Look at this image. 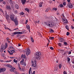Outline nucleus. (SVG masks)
I'll return each instance as SVG.
<instances>
[{
    "label": "nucleus",
    "instance_id": "obj_24",
    "mask_svg": "<svg viewBox=\"0 0 74 74\" xmlns=\"http://www.w3.org/2000/svg\"><path fill=\"white\" fill-rule=\"evenodd\" d=\"M31 41H32V42H34V40L32 37L31 38Z\"/></svg>",
    "mask_w": 74,
    "mask_h": 74
},
{
    "label": "nucleus",
    "instance_id": "obj_23",
    "mask_svg": "<svg viewBox=\"0 0 74 74\" xmlns=\"http://www.w3.org/2000/svg\"><path fill=\"white\" fill-rule=\"evenodd\" d=\"M6 20H8V19L9 18V16L7 15L6 16Z\"/></svg>",
    "mask_w": 74,
    "mask_h": 74
},
{
    "label": "nucleus",
    "instance_id": "obj_38",
    "mask_svg": "<svg viewBox=\"0 0 74 74\" xmlns=\"http://www.w3.org/2000/svg\"><path fill=\"white\" fill-rule=\"evenodd\" d=\"M57 9L56 8H53V10H55V11H56L57 10Z\"/></svg>",
    "mask_w": 74,
    "mask_h": 74
},
{
    "label": "nucleus",
    "instance_id": "obj_6",
    "mask_svg": "<svg viewBox=\"0 0 74 74\" xmlns=\"http://www.w3.org/2000/svg\"><path fill=\"white\" fill-rule=\"evenodd\" d=\"M30 52V50L29 49H27V51H26V54L27 56H28Z\"/></svg>",
    "mask_w": 74,
    "mask_h": 74
},
{
    "label": "nucleus",
    "instance_id": "obj_37",
    "mask_svg": "<svg viewBox=\"0 0 74 74\" xmlns=\"http://www.w3.org/2000/svg\"><path fill=\"white\" fill-rule=\"evenodd\" d=\"M59 67L60 68V69H61V68L62 67V65H61V64H60L59 65Z\"/></svg>",
    "mask_w": 74,
    "mask_h": 74
},
{
    "label": "nucleus",
    "instance_id": "obj_44",
    "mask_svg": "<svg viewBox=\"0 0 74 74\" xmlns=\"http://www.w3.org/2000/svg\"><path fill=\"white\" fill-rule=\"evenodd\" d=\"M71 51H69L68 52V55H71Z\"/></svg>",
    "mask_w": 74,
    "mask_h": 74
},
{
    "label": "nucleus",
    "instance_id": "obj_43",
    "mask_svg": "<svg viewBox=\"0 0 74 74\" xmlns=\"http://www.w3.org/2000/svg\"><path fill=\"white\" fill-rule=\"evenodd\" d=\"M55 70H56V71H58V68L57 67H56V68H55Z\"/></svg>",
    "mask_w": 74,
    "mask_h": 74
},
{
    "label": "nucleus",
    "instance_id": "obj_18",
    "mask_svg": "<svg viewBox=\"0 0 74 74\" xmlns=\"http://www.w3.org/2000/svg\"><path fill=\"white\" fill-rule=\"evenodd\" d=\"M42 3L41 2H40L39 4V6L40 7H42Z\"/></svg>",
    "mask_w": 74,
    "mask_h": 74
},
{
    "label": "nucleus",
    "instance_id": "obj_60",
    "mask_svg": "<svg viewBox=\"0 0 74 74\" xmlns=\"http://www.w3.org/2000/svg\"><path fill=\"white\" fill-rule=\"evenodd\" d=\"M67 1L68 3H70V0H67Z\"/></svg>",
    "mask_w": 74,
    "mask_h": 74
},
{
    "label": "nucleus",
    "instance_id": "obj_40",
    "mask_svg": "<svg viewBox=\"0 0 74 74\" xmlns=\"http://www.w3.org/2000/svg\"><path fill=\"white\" fill-rule=\"evenodd\" d=\"M60 7H63V4H60Z\"/></svg>",
    "mask_w": 74,
    "mask_h": 74
},
{
    "label": "nucleus",
    "instance_id": "obj_46",
    "mask_svg": "<svg viewBox=\"0 0 74 74\" xmlns=\"http://www.w3.org/2000/svg\"><path fill=\"white\" fill-rule=\"evenodd\" d=\"M11 60H9L6 61V62L8 63V62H11Z\"/></svg>",
    "mask_w": 74,
    "mask_h": 74
},
{
    "label": "nucleus",
    "instance_id": "obj_29",
    "mask_svg": "<svg viewBox=\"0 0 74 74\" xmlns=\"http://www.w3.org/2000/svg\"><path fill=\"white\" fill-rule=\"evenodd\" d=\"M23 65H24V66H26V62H23Z\"/></svg>",
    "mask_w": 74,
    "mask_h": 74
},
{
    "label": "nucleus",
    "instance_id": "obj_32",
    "mask_svg": "<svg viewBox=\"0 0 74 74\" xmlns=\"http://www.w3.org/2000/svg\"><path fill=\"white\" fill-rule=\"evenodd\" d=\"M13 62L15 63H17V62H18V61L17 60H15V59H14L13 60Z\"/></svg>",
    "mask_w": 74,
    "mask_h": 74
},
{
    "label": "nucleus",
    "instance_id": "obj_20",
    "mask_svg": "<svg viewBox=\"0 0 74 74\" xmlns=\"http://www.w3.org/2000/svg\"><path fill=\"white\" fill-rule=\"evenodd\" d=\"M49 40H53L54 39V37H49Z\"/></svg>",
    "mask_w": 74,
    "mask_h": 74
},
{
    "label": "nucleus",
    "instance_id": "obj_45",
    "mask_svg": "<svg viewBox=\"0 0 74 74\" xmlns=\"http://www.w3.org/2000/svg\"><path fill=\"white\" fill-rule=\"evenodd\" d=\"M63 5H66V2H64L63 3Z\"/></svg>",
    "mask_w": 74,
    "mask_h": 74
},
{
    "label": "nucleus",
    "instance_id": "obj_50",
    "mask_svg": "<svg viewBox=\"0 0 74 74\" xmlns=\"http://www.w3.org/2000/svg\"><path fill=\"white\" fill-rule=\"evenodd\" d=\"M27 22H28V20H27L26 21V22H25V23L26 25V24H27Z\"/></svg>",
    "mask_w": 74,
    "mask_h": 74
},
{
    "label": "nucleus",
    "instance_id": "obj_47",
    "mask_svg": "<svg viewBox=\"0 0 74 74\" xmlns=\"http://www.w3.org/2000/svg\"><path fill=\"white\" fill-rule=\"evenodd\" d=\"M1 49L2 51H3V50H4V47H1Z\"/></svg>",
    "mask_w": 74,
    "mask_h": 74
},
{
    "label": "nucleus",
    "instance_id": "obj_19",
    "mask_svg": "<svg viewBox=\"0 0 74 74\" xmlns=\"http://www.w3.org/2000/svg\"><path fill=\"white\" fill-rule=\"evenodd\" d=\"M24 13H23V12L20 13L19 14L20 15H24Z\"/></svg>",
    "mask_w": 74,
    "mask_h": 74
},
{
    "label": "nucleus",
    "instance_id": "obj_35",
    "mask_svg": "<svg viewBox=\"0 0 74 74\" xmlns=\"http://www.w3.org/2000/svg\"><path fill=\"white\" fill-rule=\"evenodd\" d=\"M70 59L69 58V57H68L67 61H68V62H70Z\"/></svg>",
    "mask_w": 74,
    "mask_h": 74
},
{
    "label": "nucleus",
    "instance_id": "obj_52",
    "mask_svg": "<svg viewBox=\"0 0 74 74\" xmlns=\"http://www.w3.org/2000/svg\"><path fill=\"white\" fill-rule=\"evenodd\" d=\"M64 74H67V73L66 72V71H64L63 72Z\"/></svg>",
    "mask_w": 74,
    "mask_h": 74
},
{
    "label": "nucleus",
    "instance_id": "obj_63",
    "mask_svg": "<svg viewBox=\"0 0 74 74\" xmlns=\"http://www.w3.org/2000/svg\"><path fill=\"white\" fill-rule=\"evenodd\" d=\"M31 70H32V68L30 67L29 71H31Z\"/></svg>",
    "mask_w": 74,
    "mask_h": 74
},
{
    "label": "nucleus",
    "instance_id": "obj_61",
    "mask_svg": "<svg viewBox=\"0 0 74 74\" xmlns=\"http://www.w3.org/2000/svg\"><path fill=\"white\" fill-rule=\"evenodd\" d=\"M9 54H10V55H13V53H10Z\"/></svg>",
    "mask_w": 74,
    "mask_h": 74
},
{
    "label": "nucleus",
    "instance_id": "obj_16",
    "mask_svg": "<svg viewBox=\"0 0 74 74\" xmlns=\"http://www.w3.org/2000/svg\"><path fill=\"white\" fill-rule=\"evenodd\" d=\"M24 62V59H23L21 61V62H20V64H21V65L23 64V63Z\"/></svg>",
    "mask_w": 74,
    "mask_h": 74
},
{
    "label": "nucleus",
    "instance_id": "obj_11",
    "mask_svg": "<svg viewBox=\"0 0 74 74\" xmlns=\"http://www.w3.org/2000/svg\"><path fill=\"white\" fill-rule=\"evenodd\" d=\"M6 9L7 10H11V6L10 5L7 6Z\"/></svg>",
    "mask_w": 74,
    "mask_h": 74
},
{
    "label": "nucleus",
    "instance_id": "obj_25",
    "mask_svg": "<svg viewBox=\"0 0 74 74\" xmlns=\"http://www.w3.org/2000/svg\"><path fill=\"white\" fill-rule=\"evenodd\" d=\"M14 34H18V32H15L14 33V34H13V35H14Z\"/></svg>",
    "mask_w": 74,
    "mask_h": 74
},
{
    "label": "nucleus",
    "instance_id": "obj_14",
    "mask_svg": "<svg viewBox=\"0 0 74 74\" xmlns=\"http://www.w3.org/2000/svg\"><path fill=\"white\" fill-rule=\"evenodd\" d=\"M15 8L17 10H18L19 8V5H18L16 4L15 5Z\"/></svg>",
    "mask_w": 74,
    "mask_h": 74
},
{
    "label": "nucleus",
    "instance_id": "obj_13",
    "mask_svg": "<svg viewBox=\"0 0 74 74\" xmlns=\"http://www.w3.org/2000/svg\"><path fill=\"white\" fill-rule=\"evenodd\" d=\"M62 21L64 23H67V20L66 19L64 18L63 19Z\"/></svg>",
    "mask_w": 74,
    "mask_h": 74
},
{
    "label": "nucleus",
    "instance_id": "obj_2",
    "mask_svg": "<svg viewBox=\"0 0 74 74\" xmlns=\"http://www.w3.org/2000/svg\"><path fill=\"white\" fill-rule=\"evenodd\" d=\"M41 52H37L36 53V58L37 60H40L41 59Z\"/></svg>",
    "mask_w": 74,
    "mask_h": 74
},
{
    "label": "nucleus",
    "instance_id": "obj_49",
    "mask_svg": "<svg viewBox=\"0 0 74 74\" xmlns=\"http://www.w3.org/2000/svg\"><path fill=\"white\" fill-rule=\"evenodd\" d=\"M11 52H12V53H14L15 52V51L14 50H12L11 51Z\"/></svg>",
    "mask_w": 74,
    "mask_h": 74
},
{
    "label": "nucleus",
    "instance_id": "obj_27",
    "mask_svg": "<svg viewBox=\"0 0 74 74\" xmlns=\"http://www.w3.org/2000/svg\"><path fill=\"white\" fill-rule=\"evenodd\" d=\"M49 10V8H48L47 9H46L45 10V12H48V11Z\"/></svg>",
    "mask_w": 74,
    "mask_h": 74
},
{
    "label": "nucleus",
    "instance_id": "obj_34",
    "mask_svg": "<svg viewBox=\"0 0 74 74\" xmlns=\"http://www.w3.org/2000/svg\"><path fill=\"white\" fill-rule=\"evenodd\" d=\"M58 45L59 46H60V47H61V46H62V44H61V43H58Z\"/></svg>",
    "mask_w": 74,
    "mask_h": 74
},
{
    "label": "nucleus",
    "instance_id": "obj_58",
    "mask_svg": "<svg viewBox=\"0 0 74 74\" xmlns=\"http://www.w3.org/2000/svg\"><path fill=\"white\" fill-rule=\"evenodd\" d=\"M35 73H36V71H33L32 74H35Z\"/></svg>",
    "mask_w": 74,
    "mask_h": 74
},
{
    "label": "nucleus",
    "instance_id": "obj_54",
    "mask_svg": "<svg viewBox=\"0 0 74 74\" xmlns=\"http://www.w3.org/2000/svg\"><path fill=\"white\" fill-rule=\"evenodd\" d=\"M50 49H51V50H53V47H50Z\"/></svg>",
    "mask_w": 74,
    "mask_h": 74
},
{
    "label": "nucleus",
    "instance_id": "obj_28",
    "mask_svg": "<svg viewBox=\"0 0 74 74\" xmlns=\"http://www.w3.org/2000/svg\"><path fill=\"white\" fill-rule=\"evenodd\" d=\"M64 44L65 45H67L68 44H67V42H64Z\"/></svg>",
    "mask_w": 74,
    "mask_h": 74
},
{
    "label": "nucleus",
    "instance_id": "obj_36",
    "mask_svg": "<svg viewBox=\"0 0 74 74\" xmlns=\"http://www.w3.org/2000/svg\"><path fill=\"white\" fill-rule=\"evenodd\" d=\"M18 67L19 69V70H21V68L20 66V65L19 64H18Z\"/></svg>",
    "mask_w": 74,
    "mask_h": 74
},
{
    "label": "nucleus",
    "instance_id": "obj_22",
    "mask_svg": "<svg viewBox=\"0 0 74 74\" xmlns=\"http://www.w3.org/2000/svg\"><path fill=\"white\" fill-rule=\"evenodd\" d=\"M25 11H27V12H29L30 11V10H29V9L27 8H26L25 9Z\"/></svg>",
    "mask_w": 74,
    "mask_h": 74
},
{
    "label": "nucleus",
    "instance_id": "obj_31",
    "mask_svg": "<svg viewBox=\"0 0 74 74\" xmlns=\"http://www.w3.org/2000/svg\"><path fill=\"white\" fill-rule=\"evenodd\" d=\"M23 34V33L22 32H18V34Z\"/></svg>",
    "mask_w": 74,
    "mask_h": 74
},
{
    "label": "nucleus",
    "instance_id": "obj_7",
    "mask_svg": "<svg viewBox=\"0 0 74 74\" xmlns=\"http://www.w3.org/2000/svg\"><path fill=\"white\" fill-rule=\"evenodd\" d=\"M10 18L12 21H14L15 20V19H14V16L13 15H12L10 16Z\"/></svg>",
    "mask_w": 74,
    "mask_h": 74
},
{
    "label": "nucleus",
    "instance_id": "obj_51",
    "mask_svg": "<svg viewBox=\"0 0 74 74\" xmlns=\"http://www.w3.org/2000/svg\"><path fill=\"white\" fill-rule=\"evenodd\" d=\"M0 11L2 12H3V10L1 9V8H0Z\"/></svg>",
    "mask_w": 74,
    "mask_h": 74
},
{
    "label": "nucleus",
    "instance_id": "obj_42",
    "mask_svg": "<svg viewBox=\"0 0 74 74\" xmlns=\"http://www.w3.org/2000/svg\"><path fill=\"white\" fill-rule=\"evenodd\" d=\"M55 21H56V22H58V19L56 18V17H55Z\"/></svg>",
    "mask_w": 74,
    "mask_h": 74
},
{
    "label": "nucleus",
    "instance_id": "obj_41",
    "mask_svg": "<svg viewBox=\"0 0 74 74\" xmlns=\"http://www.w3.org/2000/svg\"><path fill=\"white\" fill-rule=\"evenodd\" d=\"M70 34V33L69 32H67L66 33V35L69 36Z\"/></svg>",
    "mask_w": 74,
    "mask_h": 74
},
{
    "label": "nucleus",
    "instance_id": "obj_59",
    "mask_svg": "<svg viewBox=\"0 0 74 74\" xmlns=\"http://www.w3.org/2000/svg\"><path fill=\"white\" fill-rule=\"evenodd\" d=\"M71 29H74V27H73V26H71Z\"/></svg>",
    "mask_w": 74,
    "mask_h": 74
},
{
    "label": "nucleus",
    "instance_id": "obj_15",
    "mask_svg": "<svg viewBox=\"0 0 74 74\" xmlns=\"http://www.w3.org/2000/svg\"><path fill=\"white\" fill-rule=\"evenodd\" d=\"M1 72H4L6 70V69L4 68H3L1 69Z\"/></svg>",
    "mask_w": 74,
    "mask_h": 74
},
{
    "label": "nucleus",
    "instance_id": "obj_53",
    "mask_svg": "<svg viewBox=\"0 0 74 74\" xmlns=\"http://www.w3.org/2000/svg\"><path fill=\"white\" fill-rule=\"evenodd\" d=\"M3 4L5 5L6 4L5 1H3Z\"/></svg>",
    "mask_w": 74,
    "mask_h": 74
},
{
    "label": "nucleus",
    "instance_id": "obj_4",
    "mask_svg": "<svg viewBox=\"0 0 74 74\" xmlns=\"http://www.w3.org/2000/svg\"><path fill=\"white\" fill-rule=\"evenodd\" d=\"M32 66H33L34 67H36V61L35 60L34 61H32Z\"/></svg>",
    "mask_w": 74,
    "mask_h": 74
},
{
    "label": "nucleus",
    "instance_id": "obj_5",
    "mask_svg": "<svg viewBox=\"0 0 74 74\" xmlns=\"http://www.w3.org/2000/svg\"><path fill=\"white\" fill-rule=\"evenodd\" d=\"M15 23L16 26H18V19H17V17H16L14 20L13 21Z\"/></svg>",
    "mask_w": 74,
    "mask_h": 74
},
{
    "label": "nucleus",
    "instance_id": "obj_48",
    "mask_svg": "<svg viewBox=\"0 0 74 74\" xmlns=\"http://www.w3.org/2000/svg\"><path fill=\"white\" fill-rule=\"evenodd\" d=\"M23 58L24 59H26V56L25 54H24V55H23Z\"/></svg>",
    "mask_w": 74,
    "mask_h": 74
},
{
    "label": "nucleus",
    "instance_id": "obj_8",
    "mask_svg": "<svg viewBox=\"0 0 74 74\" xmlns=\"http://www.w3.org/2000/svg\"><path fill=\"white\" fill-rule=\"evenodd\" d=\"M64 42V39L63 38L60 37V42L63 43Z\"/></svg>",
    "mask_w": 74,
    "mask_h": 74
},
{
    "label": "nucleus",
    "instance_id": "obj_55",
    "mask_svg": "<svg viewBox=\"0 0 74 74\" xmlns=\"http://www.w3.org/2000/svg\"><path fill=\"white\" fill-rule=\"evenodd\" d=\"M7 41H8V40H9V41H10V38H6Z\"/></svg>",
    "mask_w": 74,
    "mask_h": 74
},
{
    "label": "nucleus",
    "instance_id": "obj_56",
    "mask_svg": "<svg viewBox=\"0 0 74 74\" xmlns=\"http://www.w3.org/2000/svg\"><path fill=\"white\" fill-rule=\"evenodd\" d=\"M18 28H15L13 30H18Z\"/></svg>",
    "mask_w": 74,
    "mask_h": 74
},
{
    "label": "nucleus",
    "instance_id": "obj_39",
    "mask_svg": "<svg viewBox=\"0 0 74 74\" xmlns=\"http://www.w3.org/2000/svg\"><path fill=\"white\" fill-rule=\"evenodd\" d=\"M50 18L52 19H53V17L52 16H50Z\"/></svg>",
    "mask_w": 74,
    "mask_h": 74
},
{
    "label": "nucleus",
    "instance_id": "obj_10",
    "mask_svg": "<svg viewBox=\"0 0 74 74\" xmlns=\"http://www.w3.org/2000/svg\"><path fill=\"white\" fill-rule=\"evenodd\" d=\"M68 6L69 8H73V5L71 3H69L68 5Z\"/></svg>",
    "mask_w": 74,
    "mask_h": 74
},
{
    "label": "nucleus",
    "instance_id": "obj_3",
    "mask_svg": "<svg viewBox=\"0 0 74 74\" xmlns=\"http://www.w3.org/2000/svg\"><path fill=\"white\" fill-rule=\"evenodd\" d=\"M6 66L8 67H10L11 69L10 70V71L11 72H14V69L15 70V68H14V67H12L11 65L9 64H7Z\"/></svg>",
    "mask_w": 74,
    "mask_h": 74
},
{
    "label": "nucleus",
    "instance_id": "obj_9",
    "mask_svg": "<svg viewBox=\"0 0 74 74\" xmlns=\"http://www.w3.org/2000/svg\"><path fill=\"white\" fill-rule=\"evenodd\" d=\"M8 1L9 3H10L11 5L12 6L13 5L14 3V1H12L11 0H8Z\"/></svg>",
    "mask_w": 74,
    "mask_h": 74
},
{
    "label": "nucleus",
    "instance_id": "obj_33",
    "mask_svg": "<svg viewBox=\"0 0 74 74\" xmlns=\"http://www.w3.org/2000/svg\"><path fill=\"white\" fill-rule=\"evenodd\" d=\"M18 12V11L17 10H15L14 11V14H17Z\"/></svg>",
    "mask_w": 74,
    "mask_h": 74
},
{
    "label": "nucleus",
    "instance_id": "obj_21",
    "mask_svg": "<svg viewBox=\"0 0 74 74\" xmlns=\"http://www.w3.org/2000/svg\"><path fill=\"white\" fill-rule=\"evenodd\" d=\"M50 33H54V31L52 29H51L49 31Z\"/></svg>",
    "mask_w": 74,
    "mask_h": 74
},
{
    "label": "nucleus",
    "instance_id": "obj_1",
    "mask_svg": "<svg viewBox=\"0 0 74 74\" xmlns=\"http://www.w3.org/2000/svg\"><path fill=\"white\" fill-rule=\"evenodd\" d=\"M44 23L45 25H47V26H48L49 27H53L55 25L54 23L51 21L45 22Z\"/></svg>",
    "mask_w": 74,
    "mask_h": 74
},
{
    "label": "nucleus",
    "instance_id": "obj_30",
    "mask_svg": "<svg viewBox=\"0 0 74 74\" xmlns=\"http://www.w3.org/2000/svg\"><path fill=\"white\" fill-rule=\"evenodd\" d=\"M66 28L68 30H69V26L68 25H66Z\"/></svg>",
    "mask_w": 74,
    "mask_h": 74
},
{
    "label": "nucleus",
    "instance_id": "obj_12",
    "mask_svg": "<svg viewBox=\"0 0 74 74\" xmlns=\"http://www.w3.org/2000/svg\"><path fill=\"white\" fill-rule=\"evenodd\" d=\"M21 2L23 5H25V3L26 2V0H21Z\"/></svg>",
    "mask_w": 74,
    "mask_h": 74
},
{
    "label": "nucleus",
    "instance_id": "obj_64",
    "mask_svg": "<svg viewBox=\"0 0 74 74\" xmlns=\"http://www.w3.org/2000/svg\"><path fill=\"white\" fill-rule=\"evenodd\" d=\"M13 47H10V48L11 49H13Z\"/></svg>",
    "mask_w": 74,
    "mask_h": 74
},
{
    "label": "nucleus",
    "instance_id": "obj_17",
    "mask_svg": "<svg viewBox=\"0 0 74 74\" xmlns=\"http://www.w3.org/2000/svg\"><path fill=\"white\" fill-rule=\"evenodd\" d=\"M26 27L27 29H29V31L30 32V26H29V25H27Z\"/></svg>",
    "mask_w": 74,
    "mask_h": 74
},
{
    "label": "nucleus",
    "instance_id": "obj_57",
    "mask_svg": "<svg viewBox=\"0 0 74 74\" xmlns=\"http://www.w3.org/2000/svg\"><path fill=\"white\" fill-rule=\"evenodd\" d=\"M5 29H9V28L6 27H5Z\"/></svg>",
    "mask_w": 74,
    "mask_h": 74
},
{
    "label": "nucleus",
    "instance_id": "obj_62",
    "mask_svg": "<svg viewBox=\"0 0 74 74\" xmlns=\"http://www.w3.org/2000/svg\"><path fill=\"white\" fill-rule=\"evenodd\" d=\"M62 15L63 18H65V16H64V14H62Z\"/></svg>",
    "mask_w": 74,
    "mask_h": 74
},
{
    "label": "nucleus",
    "instance_id": "obj_26",
    "mask_svg": "<svg viewBox=\"0 0 74 74\" xmlns=\"http://www.w3.org/2000/svg\"><path fill=\"white\" fill-rule=\"evenodd\" d=\"M8 47V44L7 43H5V47L4 48H5H5H7Z\"/></svg>",
    "mask_w": 74,
    "mask_h": 74
}]
</instances>
